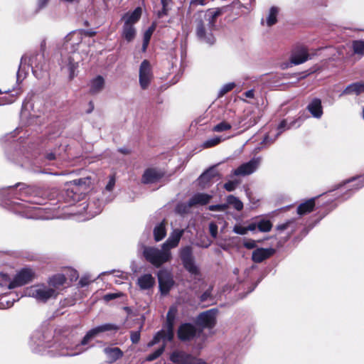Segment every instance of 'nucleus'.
<instances>
[{
  "mask_svg": "<svg viewBox=\"0 0 364 364\" xmlns=\"http://www.w3.org/2000/svg\"><path fill=\"white\" fill-rule=\"evenodd\" d=\"M166 235V223L165 221H162L159 224H158L154 230V240L156 242L161 241L162 239L164 238V237Z\"/></svg>",
  "mask_w": 364,
  "mask_h": 364,
  "instance_id": "30",
  "label": "nucleus"
},
{
  "mask_svg": "<svg viewBox=\"0 0 364 364\" xmlns=\"http://www.w3.org/2000/svg\"><path fill=\"white\" fill-rule=\"evenodd\" d=\"M66 282L65 277L57 274L48 278L47 284L40 283L27 287L25 295L34 298L39 302H46L49 299H55Z\"/></svg>",
  "mask_w": 364,
  "mask_h": 364,
  "instance_id": "1",
  "label": "nucleus"
},
{
  "mask_svg": "<svg viewBox=\"0 0 364 364\" xmlns=\"http://www.w3.org/2000/svg\"><path fill=\"white\" fill-rule=\"evenodd\" d=\"M353 50L355 54L364 55V41H355L353 42Z\"/></svg>",
  "mask_w": 364,
  "mask_h": 364,
  "instance_id": "37",
  "label": "nucleus"
},
{
  "mask_svg": "<svg viewBox=\"0 0 364 364\" xmlns=\"http://www.w3.org/2000/svg\"><path fill=\"white\" fill-rule=\"evenodd\" d=\"M291 224V221H287L285 223L279 225L277 226V230L279 231H284V230L287 229L289 225Z\"/></svg>",
  "mask_w": 364,
  "mask_h": 364,
  "instance_id": "55",
  "label": "nucleus"
},
{
  "mask_svg": "<svg viewBox=\"0 0 364 364\" xmlns=\"http://www.w3.org/2000/svg\"><path fill=\"white\" fill-rule=\"evenodd\" d=\"M210 296V291H206L204 294H202L200 299L202 301H206Z\"/></svg>",
  "mask_w": 364,
  "mask_h": 364,
  "instance_id": "59",
  "label": "nucleus"
},
{
  "mask_svg": "<svg viewBox=\"0 0 364 364\" xmlns=\"http://www.w3.org/2000/svg\"><path fill=\"white\" fill-rule=\"evenodd\" d=\"M209 230L211 236L216 238L218 235V225L214 223H210L209 225Z\"/></svg>",
  "mask_w": 364,
  "mask_h": 364,
  "instance_id": "49",
  "label": "nucleus"
},
{
  "mask_svg": "<svg viewBox=\"0 0 364 364\" xmlns=\"http://www.w3.org/2000/svg\"><path fill=\"white\" fill-rule=\"evenodd\" d=\"M73 183L75 185L79 186H88L90 183V178L87 177V178L76 179V180H74L73 181Z\"/></svg>",
  "mask_w": 364,
  "mask_h": 364,
  "instance_id": "42",
  "label": "nucleus"
},
{
  "mask_svg": "<svg viewBox=\"0 0 364 364\" xmlns=\"http://www.w3.org/2000/svg\"><path fill=\"white\" fill-rule=\"evenodd\" d=\"M223 140L220 136H215L204 141L202 146L205 149L213 147L220 144Z\"/></svg>",
  "mask_w": 364,
  "mask_h": 364,
  "instance_id": "38",
  "label": "nucleus"
},
{
  "mask_svg": "<svg viewBox=\"0 0 364 364\" xmlns=\"http://www.w3.org/2000/svg\"><path fill=\"white\" fill-rule=\"evenodd\" d=\"M81 38L82 34L80 32L70 33L65 38V48L66 50L70 49L71 52L75 53L76 50L75 46L80 43Z\"/></svg>",
  "mask_w": 364,
  "mask_h": 364,
  "instance_id": "18",
  "label": "nucleus"
},
{
  "mask_svg": "<svg viewBox=\"0 0 364 364\" xmlns=\"http://www.w3.org/2000/svg\"><path fill=\"white\" fill-rule=\"evenodd\" d=\"M118 327L111 323H105L90 330L81 341V345H86L88 342L98 334L111 331H117Z\"/></svg>",
  "mask_w": 364,
  "mask_h": 364,
  "instance_id": "9",
  "label": "nucleus"
},
{
  "mask_svg": "<svg viewBox=\"0 0 364 364\" xmlns=\"http://www.w3.org/2000/svg\"><path fill=\"white\" fill-rule=\"evenodd\" d=\"M228 208L227 204L210 205L208 209L211 211H225Z\"/></svg>",
  "mask_w": 364,
  "mask_h": 364,
  "instance_id": "46",
  "label": "nucleus"
},
{
  "mask_svg": "<svg viewBox=\"0 0 364 364\" xmlns=\"http://www.w3.org/2000/svg\"><path fill=\"white\" fill-rule=\"evenodd\" d=\"M207 0H191V5L193 6H204L206 4Z\"/></svg>",
  "mask_w": 364,
  "mask_h": 364,
  "instance_id": "54",
  "label": "nucleus"
},
{
  "mask_svg": "<svg viewBox=\"0 0 364 364\" xmlns=\"http://www.w3.org/2000/svg\"><path fill=\"white\" fill-rule=\"evenodd\" d=\"M238 183H239V182H237V181H228L225 183L224 188L228 191H232L235 189V188L237 187Z\"/></svg>",
  "mask_w": 364,
  "mask_h": 364,
  "instance_id": "47",
  "label": "nucleus"
},
{
  "mask_svg": "<svg viewBox=\"0 0 364 364\" xmlns=\"http://www.w3.org/2000/svg\"><path fill=\"white\" fill-rule=\"evenodd\" d=\"M180 257L185 269L193 275L199 274V269L196 264L193 256L192 248L186 246L180 250Z\"/></svg>",
  "mask_w": 364,
  "mask_h": 364,
  "instance_id": "6",
  "label": "nucleus"
},
{
  "mask_svg": "<svg viewBox=\"0 0 364 364\" xmlns=\"http://www.w3.org/2000/svg\"><path fill=\"white\" fill-rule=\"evenodd\" d=\"M308 110L316 118H320L323 114V109L321 100L314 99L307 107Z\"/></svg>",
  "mask_w": 364,
  "mask_h": 364,
  "instance_id": "25",
  "label": "nucleus"
},
{
  "mask_svg": "<svg viewBox=\"0 0 364 364\" xmlns=\"http://www.w3.org/2000/svg\"><path fill=\"white\" fill-rule=\"evenodd\" d=\"M104 85V78L101 76H97L91 80L90 84V91L92 94L98 93L102 90Z\"/></svg>",
  "mask_w": 364,
  "mask_h": 364,
  "instance_id": "29",
  "label": "nucleus"
},
{
  "mask_svg": "<svg viewBox=\"0 0 364 364\" xmlns=\"http://www.w3.org/2000/svg\"><path fill=\"white\" fill-rule=\"evenodd\" d=\"M155 25L153 24L151 26H150L144 33V38H143V46H142V50L145 51L146 50V48L149 45V41L151 39V37L155 30Z\"/></svg>",
  "mask_w": 364,
  "mask_h": 364,
  "instance_id": "33",
  "label": "nucleus"
},
{
  "mask_svg": "<svg viewBox=\"0 0 364 364\" xmlns=\"http://www.w3.org/2000/svg\"><path fill=\"white\" fill-rule=\"evenodd\" d=\"M231 129V125L229 123H227L225 122H222L217 125H215L213 130L214 132H220L226 130H229Z\"/></svg>",
  "mask_w": 364,
  "mask_h": 364,
  "instance_id": "41",
  "label": "nucleus"
},
{
  "mask_svg": "<svg viewBox=\"0 0 364 364\" xmlns=\"http://www.w3.org/2000/svg\"><path fill=\"white\" fill-rule=\"evenodd\" d=\"M234 87H235V84L232 83V82L228 83V84L225 85L220 89V90L219 92V96L222 97L223 95H224L225 94H226L227 92H228L231 90H232Z\"/></svg>",
  "mask_w": 364,
  "mask_h": 364,
  "instance_id": "43",
  "label": "nucleus"
},
{
  "mask_svg": "<svg viewBox=\"0 0 364 364\" xmlns=\"http://www.w3.org/2000/svg\"><path fill=\"white\" fill-rule=\"evenodd\" d=\"M141 16V9L140 7H137L132 12L126 13L122 18V20L124 21V23L131 24V26H134V24L139 20Z\"/></svg>",
  "mask_w": 364,
  "mask_h": 364,
  "instance_id": "23",
  "label": "nucleus"
},
{
  "mask_svg": "<svg viewBox=\"0 0 364 364\" xmlns=\"http://www.w3.org/2000/svg\"><path fill=\"white\" fill-rule=\"evenodd\" d=\"M191 354L183 350H174L170 354L169 360L176 364H188Z\"/></svg>",
  "mask_w": 364,
  "mask_h": 364,
  "instance_id": "20",
  "label": "nucleus"
},
{
  "mask_svg": "<svg viewBox=\"0 0 364 364\" xmlns=\"http://www.w3.org/2000/svg\"><path fill=\"white\" fill-rule=\"evenodd\" d=\"M279 10L276 7H272L269 10L268 16L267 17V25L268 26H272V25L277 23V16L278 14Z\"/></svg>",
  "mask_w": 364,
  "mask_h": 364,
  "instance_id": "34",
  "label": "nucleus"
},
{
  "mask_svg": "<svg viewBox=\"0 0 364 364\" xmlns=\"http://www.w3.org/2000/svg\"><path fill=\"white\" fill-rule=\"evenodd\" d=\"M143 255L146 259L156 267L170 262L172 258L171 251L164 248L163 245L161 250L154 247H145Z\"/></svg>",
  "mask_w": 364,
  "mask_h": 364,
  "instance_id": "5",
  "label": "nucleus"
},
{
  "mask_svg": "<svg viewBox=\"0 0 364 364\" xmlns=\"http://www.w3.org/2000/svg\"><path fill=\"white\" fill-rule=\"evenodd\" d=\"M217 313L218 311L213 309L200 314L197 319L198 325L203 328H213L216 323Z\"/></svg>",
  "mask_w": 364,
  "mask_h": 364,
  "instance_id": "10",
  "label": "nucleus"
},
{
  "mask_svg": "<svg viewBox=\"0 0 364 364\" xmlns=\"http://www.w3.org/2000/svg\"><path fill=\"white\" fill-rule=\"evenodd\" d=\"M233 232L238 235H246L247 233L246 227H243L240 225H235L233 228Z\"/></svg>",
  "mask_w": 364,
  "mask_h": 364,
  "instance_id": "44",
  "label": "nucleus"
},
{
  "mask_svg": "<svg viewBox=\"0 0 364 364\" xmlns=\"http://www.w3.org/2000/svg\"><path fill=\"white\" fill-rule=\"evenodd\" d=\"M314 205V199H309L299 205L297 213L301 215L310 213L313 210Z\"/></svg>",
  "mask_w": 364,
  "mask_h": 364,
  "instance_id": "31",
  "label": "nucleus"
},
{
  "mask_svg": "<svg viewBox=\"0 0 364 364\" xmlns=\"http://www.w3.org/2000/svg\"><path fill=\"white\" fill-rule=\"evenodd\" d=\"M90 282V280L88 278L82 277L80 279L79 283L82 287H85V286L87 285Z\"/></svg>",
  "mask_w": 364,
  "mask_h": 364,
  "instance_id": "57",
  "label": "nucleus"
},
{
  "mask_svg": "<svg viewBox=\"0 0 364 364\" xmlns=\"http://www.w3.org/2000/svg\"><path fill=\"white\" fill-rule=\"evenodd\" d=\"M227 205H232L234 208L238 211L242 210L243 208V203L242 201L232 195L227 197Z\"/></svg>",
  "mask_w": 364,
  "mask_h": 364,
  "instance_id": "32",
  "label": "nucleus"
},
{
  "mask_svg": "<svg viewBox=\"0 0 364 364\" xmlns=\"http://www.w3.org/2000/svg\"><path fill=\"white\" fill-rule=\"evenodd\" d=\"M47 159L48 160H53L55 159V155L53 154H49L47 155Z\"/></svg>",
  "mask_w": 364,
  "mask_h": 364,
  "instance_id": "61",
  "label": "nucleus"
},
{
  "mask_svg": "<svg viewBox=\"0 0 364 364\" xmlns=\"http://www.w3.org/2000/svg\"><path fill=\"white\" fill-rule=\"evenodd\" d=\"M53 349H52L50 352L53 355L74 356L80 353V351H73V348L67 343H56L53 345Z\"/></svg>",
  "mask_w": 364,
  "mask_h": 364,
  "instance_id": "14",
  "label": "nucleus"
},
{
  "mask_svg": "<svg viewBox=\"0 0 364 364\" xmlns=\"http://www.w3.org/2000/svg\"><path fill=\"white\" fill-rule=\"evenodd\" d=\"M122 295V294L120 293H118V294H107L106 295H105V299L106 301H110L112 299H114L115 298H117V297H119L120 296Z\"/></svg>",
  "mask_w": 364,
  "mask_h": 364,
  "instance_id": "53",
  "label": "nucleus"
},
{
  "mask_svg": "<svg viewBox=\"0 0 364 364\" xmlns=\"http://www.w3.org/2000/svg\"><path fill=\"white\" fill-rule=\"evenodd\" d=\"M184 232L183 230L174 229L170 234L167 240L162 245L164 248L169 250L176 247Z\"/></svg>",
  "mask_w": 364,
  "mask_h": 364,
  "instance_id": "16",
  "label": "nucleus"
},
{
  "mask_svg": "<svg viewBox=\"0 0 364 364\" xmlns=\"http://www.w3.org/2000/svg\"><path fill=\"white\" fill-rule=\"evenodd\" d=\"M153 79V72L149 62L146 60L142 61L139 67V85L141 89L149 87Z\"/></svg>",
  "mask_w": 364,
  "mask_h": 364,
  "instance_id": "7",
  "label": "nucleus"
},
{
  "mask_svg": "<svg viewBox=\"0 0 364 364\" xmlns=\"http://www.w3.org/2000/svg\"><path fill=\"white\" fill-rule=\"evenodd\" d=\"M138 285L141 289L151 288L155 284V279L150 274L142 275L138 279Z\"/></svg>",
  "mask_w": 364,
  "mask_h": 364,
  "instance_id": "26",
  "label": "nucleus"
},
{
  "mask_svg": "<svg viewBox=\"0 0 364 364\" xmlns=\"http://www.w3.org/2000/svg\"><path fill=\"white\" fill-rule=\"evenodd\" d=\"M245 95L246 97L253 98V97H254V91L252 90H248V91L245 92Z\"/></svg>",
  "mask_w": 364,
  "mask_h": 364,
  "instance_id": "60",
  "label": "nucleus"
},
{
  "mask_svg": "<svg viewBox=\"0 0 364 364\" xmlns=\"http://www.w3.org/2000/svg\"><path fill=\"white\" fill-rule=\"evenodd\" d=\"M158 279L161 294H167L174 284L171 272L166 269L160 270L158 272Z\"/></svg>",
  "mask_w": 364,
  "mask_h": 364,
  "instance_id": "8",
  "label": "nucleus"
},
{
  "mask_svg": "<svg viewBox=\"0 0 364 364\" xmlns=\"http://www.w3.org/2000/svg\"><path fill=\"white\" fill-rule=\"evenodd\" d=\"M244 246L247 249H253L256 247V242L253 240H249L244 242Z\"/></svg>",
  "mask_w": 364,
  "mask_h": 364,
  "instance_id": "51",
  "label": "nucleus"
},
{
  "mask_svg": "<svg viewBox=\"0 0 364 364\" xmlns=\"http://www.w3.org/2000/svg\"><path fill=\"white\" fill-rule=\"evenodd\" d=\"M188 364H208L203 359L191 355V358Z\"/></svg>",
  "mask_w": 364,
  "mask_h": 364,
  "instance_id": "48",
  "label": "nucleus"
},
{
  "mask_svg": "<svg viewBox=\"0 0 364 364\" xmlns=\"http://www.w3.org/2000/svg\"><path fill=\"white\" fill-rule=\"evenodd\" d=\"M260 158H254L250 161L240 166L233 171L235 176H247L252 173L260 164Z\"/></svg>",
  "mask_w": 364,
  "mask_h": 364,
  "instance_id": "11",
  "label": "nucleus"
},
{
  "mask_svg": "<svg viewBox=\"0 0 364 364\" xmlns=\"http://www.w3.org/2000/svg\"><path fill=\"white\" fill-rule=\"evenodd\" d=\"M217 171L213 168L203 173L198 178L200 186L202 188L209 187L212 183V180L217 176Z\"/></svg>",
  "mask_w": 364,
  "mask_h": 364,
  "instance_id": "22",
  "label": "nucleus"
},
{
  "mask_svg": "<svg viewBox=\"0 0 364 364\" xmlns=\"http://www.w3.org/2000/svg\"><path fill=\"white\" fill-rule=\"evenodd\" d=\"M60 66L63 71L68 73L69 78L73 79L77 68V63L75 62L74 57L69 55H63Z\"/></svg>",
  "mask_w": 364,
  "mask_h": 364,
  "instance_id": "12",
  "label": "nucleus"
},
{
  "mask_svg": "<svg viewBox=\"0 0 364 364\" xmlns=\"http://www.w3.org/2000/svg\"><path fill=\"white\" fill-rule=\"evenodd\" d=\"M221 14L222 9L220 8L210 9L196 14V33L200 41L209 44H213L215 42L213 31L215 28L217 18Z\"/></svg>",
  "mask_w": 364,
  "mask_h": 364,
  "instance_id": "2",
  "label": "nucleus"
},
{
  "mask_svg": "<svg viewBox=\"0 0 364 364\" xmlns=\"http://www.w3.org/2000/svg\"><path fill=\"white\" fill-rule=\"evenodd\" d=\"M13 305V302L6 299V296H1L0 299V309L9 308Z\"/></svg>",
  "mask_w": 364,
  "mask_h": 364,
  "instance_id": "45",
  "label": "nucleus"
},
{
  "mask_svg": "<svg viewBox=\"0 0 364 364\" xmlns=\"http://www.w3.org/2000/svg\"><path fill=\"white\" fill-rule=\"evenodd\" d=\"M212 195L198 193L193 195L191 198L188 200V206L191 207L193 205H203L210 202L212 198Z\"/></svg>",
  "mask_w": 364,
  "mask_h": 364,
  "instance_id": "21",
  "label": "nucleus"
},
{
  "mask_svg": "<svg viewBox=\"0 0 364 364\" xmlns=\"http://www.w3.org/2000/svg\"><path fill=\"white\" fill-rule=\"evenodd\" d=\"M115 185V178L114 176L109 177V181L106 185L105 190L107 191H112Z\"/></svg>",
  "mask_w": 364,
  "mask_h": 364,
  "instance_id": "50",
  "label": "nucleus"
},
{
  "mask_svg": "<svg viewBox=\"0 0 364 364\" xmlns=\"http://www.w3.org/2000/svg\"><path fill=\"white\" fill-rule=\"evenodd\" d=\"M36 277L35 272L29 268L20 270L11 280L6 274H0V293L26 284Z\"/></svg>",
  "mask_w": 364,
  "mask_h": 364,
  "instance_id": "3",
  "label": "nucleus"
},
{
  "mask_svg": "<svg viewBox=\"0 0 364 364\" xmlns=\"http://www.w3.org/2000/svg\"><path fill=\"white\" fill-rule=\"evenodd\" d=\"M164 176V172L156 168L146 169L142 176V182L144 183H154L159 181Z\"/></svg>",
  "mask_w": 364,
  "mask_h": 364,
  "instance_id": "17",
  "label": "nucleus"
},
{
  "mask_svg": "<svg viewBox=\"0 0 364 364\" xmlns=\"http://www.w3.org/2000/svg\"><path fill=\"white\" fill-rule=\"evenodd\" d=\"M196 334V328L191 323H183L178 329V337L182 341L191 340Z\"/></svg>",
  "mask_w": 364,
  "mask_h": 364,
  "instance_id": "13",
  "label": "nucleus"
},
{
  "mask_svg": "<svg viewBox=\"0 0 364 364\" xmlns=\"http://www.w3.org/2000/svg\"><path fill=\"white\" fill-rule=\"evenodd\" d=\"M49 0H38L37 6L38 9H42L48 4Z\"/></svg>",
  "mask_w": 364,
  "mask_h": 364,
  "instance_id": "56",
  "label": "nucleus"
},
{
  "mask_svg": "<svg viewBox=\"0 0 364 364\" xmlns=\"http://www.w3.org/2000/svg\"><path fill=\"white\" fill-rule=\"evenodd\" d=\"M177 312L178 310L176 306H172L170 307L166 315V323L165 328L156 333L153 340L149 343V346H152L156 344L161 340L164 341V342L172 341L174 336L173 326Z\"/></svg>",
  "mask_w": 364,
  "mask_h": 364,
  "instance_id": "4",
  "label": "nucleus"
},
{
  "mask_svg": "<svg viewBox=\"0 0 364 364\" xmlns=\"http://www.w3.org/2000/svg\"><path fill=\"white\" fill-rule=\"evenodd\" d=\"M274 253V250L272 248H257L253 251L252 259L255 262L259 263L269 258Z\"/></svg>",
  "mask_w": 364,
  "mask_h": 364,
  "instance_id": "19",
  "label": "nucleus"
},
{
  "mask_svg": "<svg viewBox=\"0 0 364 364\" xmlns=\"http://www.w3.org/2000/svg\"><path fill=\"white\" fill-rule=\"evenodd\" d=\"M309 58L308 51L304 47H299L294 49L290 57V63L294 65L304 63Z\"/></svg>",
  "mask_w": 364,
  "mask_h": 364,
  "instance_id": "15",
  "label": "nucleus"
},
{
  "mask_svg": "<svg viewBox=\"0 0 364 364\" xmlns=\"http://www.w3.org/2000/svg\"><path fill=\"white\" fill-rule=\"evenodd\" d=\"M36 58H37V56H35V57H32L30 59V63H31V66H33L35 64V60H36Z\"/></svg>",
  "mask_w": 364,
  "mask_h": 364,
  "instance_id": "62",
  "label": "nucleus"
},
{
  "mask_svg": "<svg viewBox=\"0 0 364 364\" xmlns=\"http://www.w3.org/2000/svg\"><path fill=\"white\" fill-rule=\"evenodd\" d=\"M41 48L42 49H44V47L46 46V41L43 40L41 43Z\"/></svg>",
  "mask_w": 364,
  "mask_h": 364,
  "instance_id": "63",
  "label": "nucleus"
},
{
  "mask_svg": "<svg viewBox=\"0 0 364 364\" xmlns=\"http://www.w3.org/2000/svg\"><path fill=\"white\" fill-rule=\"evenodd\" d=\"M364 92V82H355L348 85L343 92L345 95H359Z\"/></svg>",
  "mask_w": 364,
  "mask_h": 364,
  "instance_id": "28",
  "label": "nucleus"
},
{
  "mask_svg": "<svg viewBox=\"0 0 364 364\" xmlns=\"http://www.w3.org/2000/svg\"><path fill=\"white\" fill-rule=\"evenodd\" d=\"M272 224L269 220H261L257 223V228L260 232H267L271 230Z\"/></svg>",
  "mask_w": 364,
  "mask_h": 364,
  "instance_id": "35",
  "label": "nucleus"
},
{
  "mask_svg": "<svg viewBox=\"0 0 364 364\" xmlns=\"http://www.w3.org/2000/svg\"><path fill=\"white\" fill-rule=\"evenodd\" d=\"M104 353L107 355V361L112 363L123 356V352L117 347L105 348Z\"/></svg>",
  "mask_w": 364,
  "mask_h": 364,
  "instance_id": "24",
  "label": "nucleus"
},
{
  "mask_svg": "<svg viewBox=\"0 0 364 364\" xmlns=\"http://www.w3.org/2000/svg\"><path fill=\"white\" fill-rule=\"evenodd\" d=\"M257 228V223H252L250 224L247 227H246L247 232L250 231H254Z\"/></svg>",
  "mask_w": 364,
  "mask_h": 364,
  "instance_id": "58",
  "label": "nucleus"
},
{
  "mask_svg": "<svg viewBox=\"0 0 364 364\" xmlns=\"http://www.w3.org/2000/svg\"><path fill=\"white\" fill-rule=\"evenodd\" d=\"M286 126V122L285 121H282L279 127H278V130L279 132H277L276 136L274 138V139H270L269 136H266L265 138L264 139V141H263V143L264 144H271L272 143L273 141H275V139H277V137L282 132L284 128Z\"/></svg>",
  "mask_w": 364,
  "mask_h": 364,
  "instance_id": "39",
  "label": "nucleus"
},
{
  "mask_svg": "<svg viewBox=\"0 0 364 364\" xmlns=\"http://www.w3.org/2000/svg\"><path fill=\"white\" fill-rule=\"evenodd\" d=\"M140 338V334L139 332L135 331L132 332L131 334V340L134 343H136Z\"/></svg>",
  "mask_w": 364,
  "mask_h": 364,
  "instance_id": "52",
  "label": "nucleus"
},
{
  "mask_svg": "<svg viewBox=\"0 0 364 364\" xmlns=\"http://www.w3.org/2000/svg\"><path fill=\"white\" fill-rule=\"evenodd\" d=\"M164 344L163 346L159 348L158 350H156V351H154L153 353L149 355L146 358V360L148 361H152L155 359H156L157 358H159L162 353L164 351V349H165V343L166 341H164Z\"/></svg>",
  "mask_w": 364,
  "mask_h": 364,
  "instance_id": "40",
  "label": "nucleus"
},
{
  "mask_svg": "<svg viewBox=\"0 0 364 364\" xmlns=\"http://www.w3.org/2000/svg\"><path fill=\"white\" fill-rule=\"evenodd\" d=\"M16 187H19V193L18 194L20 197L30 196L33 192V188L31 187H29L23 183H18L16 184Z\"/></svg>",
  "mask_w": 364,
  "mask_h": 364,
  "instance_id": "36",
  "label": "nucleus"
},
{
  "mask_svg": "<svg viewBox=\"0 0 364 364\" xmlns=\"http://www.w3.org/2000/svg\"><path fill=\"white\" fill-rule=\"evenodd\" d=\"M136 31L131 24L124 23L122 31V38L127 42L132 41L136 36Z\"/></svg>",
  "mask_w": 364,
  "mask_h": 364,
  "instance_id": "27",
  "label": "nucleus"
},
{
  "mask_svg": "<svg viewBox=\"0 0 364 364\" xmlns=\"http://www.w3.org/2000/svg\"><path fill=\"white\" fill-rule=\"evenodd\" d=\"M119 151H120L122 153L125 154H129V151L128 150H127V149H120Z\"/></svg>",
  "mask_w": 364,
  "mask_h": 364,
  "instance_id": "64",
  "label": "nucleus"
}]
</instances>
